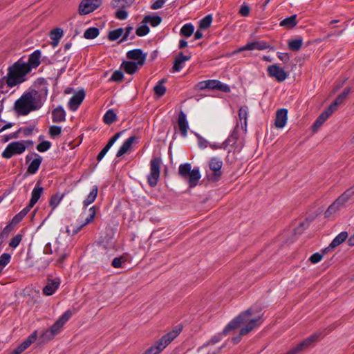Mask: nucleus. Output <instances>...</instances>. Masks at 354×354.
<instances>
[{
    "label": "nucleus",
    "mask_w": 354,
    "mask_h": 354,
    "mask_svg": "<svg viewBox=\"0 0 354 354\" xmlns=\"http://www.w3.org/2000/svg\"><path fill=\"white\" fill-rule=\"evenodd\" d=\"M48 95V88L46 84L42 85L41 91L32 90L24 93L15 102V110L18 113L26 115L30 112L39 109Z\"/></svg>",
    "instance_id": "f257e3e1"
},
{
    "label": "nucleus",
    "mask_w": 354,
    "mask_h": 354,
    "mask_svg": "<svg viewBox=\"0 0 354 354\" xmlns=\"http://www.w3.org/2000/svg\"><path fill=\"white\" fill-rule=\"evenodd\" d=\"M251 310H247L232 319L223 329V334L228 335L235 329L245 326L240 330V335H245L253 329L259 326L263 322L261 317H251Z\"/></svg>",
    "instance_id": "f03ea898"
},
{
    "label": "nucleus",
    "mask_w": 354,
    "mask_h": 354,
    "mask_svg": "<svg viewBox=\"0 0 354 354\" xmlns=\"http://www.w3.org/2000/svg\"><path fill=\"white\" fill-rule=\"evenodd\" d=\"M30 67L26 66V62L20 60L15 63L9 68L6 77V83L10 87L16 86L24 81V76L30 73Z\"/></svg>",
    "instance_id": "7ed1b4c3"
},
{
    "label": "nucleus",
    "mask_w": 354,
    "mask_h": 354,
    "mask_svg": "<svg viewBox=\"0 0 354 354\" xmlns=\"http://www.w3.org/2000/svg\"><path fill=\"white\" fill-rule=\"evenodd\" d=\"M181 330L180 326L175 327L147 349L144 354H159L180 333Z\"/></svg>",
    "instance_id": "20e7f679"
},
{
    "label": "nucleus",
    "mask_w": 354,
    "mask_h": 354,
    "mask_svg": "<svg viewBox=\"0 0 354 354\" xmlns=\"http://www.w3.org/2000/svg\"><path fill=\"white\" fill-rule=\"evenodd\" d=\"M72 316V312L70 310H66L48 329L44 331L40 338L42 342H48L53 339L59 334L63 326L70 319Z\"/></svg>",
    "instance_id": "39448f33"
},
{
    "label": "nucleus",
    "mask_w": 354,
    "mask_h": 354,
    "mask_svg": "<svg viewBox=\"0 0 354 354\" xmlns=\"http://www.w3.org/2000/svg\"><path fill=\"white\" fill-rule=\"evenodd\" d=\"M179 175L186 180L191 187L197 185L198 180L201 178L198 168L192 169L190 163L181 164L178 169Z\"/></svg>",
    "instance_id": "423d86ee"
},
{
    "label": "nucleus",
    "mask_w": 354,
    "mask_h": 354,
    "mask_svg": "<svg viewBox=\"0 0 354 354\" xmlns=\"http://www.w3.org/2000/svg\"><path fill=\"white\" fill-rule=\"evenodd\" d=\"M208 165L211 172L207 171V178L212 181H218L222 175L223 161L218 157H212L210 158Z\"/></svg>",
    "instance_id": "0eeeda50"
},
{
    "label": "nucleus",
    "mask_w": 354,
    "mask_h": 354,
    "mask_svg": "<svg viewBox=\"0 0 354 354\" xmlns=\"http://www.w3.org/2000/svg\"><path fill=\"white\" fill-rule=\"evenodd\" d=\"M161 159L154 157L150 162V173L148 175L147 180L149 185L152 187H155L160 177Z\"/></svg>",
    "instance_id": "6e6552de"
},
{
    "label": "nucleus",
    "mask_w": 354,
    "mask_h": 354,
    "mask_svg": "<svg viewBox=\"0 0 354 354\" xmlns=\"http://www.w3.org/2000/svg\"><path fill=\"white\" fill-rule=\"evenodd\" d=\"M24 141L12 142L8 145L2 153V156L9 159L15 155L21 154L26 150Z\"/></svg>",
    "instance_id": "1a4fd4ad"
},
{
    "label": "nucleus",
    "mask_w": 354,
    "mask_h": 354,
    "mask_svg": "<svg viewBox=\"0 0 354 354\" xmlns=\"http://www.w3.org/2000/svg\"><path fill=\"white\" fill-rule=\"evenodd\" d=\"M101 0H82L79 6V13L85 15L93 12L101 5Z\"/></svg>",
    "instance_id": "9d476101"
},
{
    "label": "nucleus",
    "mask_w": 354,
    "mask_h": 354,
    "mask_svg": "<svg viewBox=\"0 0 354 354\" xmlns=\"http://www.w3.org/2000/svg\"><path fill=\"white\" fill-rule=\"evenodd\" d=\"M269 47V46L267 44V43L264 41H256L251 43H248L246 45L238 48L237 50H234L232 54H236L239 53H241L244 50H262L267 49Z\"/></svg>",
    "instance_id": "9b49d317"
},
{
    "label": "nucleus",
    "mask_w": 354,
    "mask_h": 354,
    "mask_svg": "<svg viewBox=\"0 0 354 354\" xmlns=\"http://www.w3.org/2000/svg\"><path fill=\"white\" fill-rule=\"evenodd\" d=\"M37 337V332L35 330L26 339H25L20 345H19L13 351L9 354H21L23 351L27 349Z\"/></svg>",
    "instance_id": "f8f14e48"
},
{
    "label": "nucleus",
    "mask_w": 354,
    "mask_h": 354,
    "mask_svg": "<svg viewBox=\"0 0 354 354\" xmlns=\"http://www.w3.org/2000/svg\"><path fill=\"white\" fill-rule=\"evenodd\" d=\"M268 73L270 77H274L278 82H283L287 77L285 71L277 65L269 66Z\"/></svg>",
    "instance_id": "ddd939ff"
},
{
    "label": "nucleus",
    "mask_w": 354,
    "mask_h": 354,
    "mask_svg": "<svg viewBox=\"0 0 354 354\" xmlns=\"http://www.w3.org/2000/svg\"><path fill=\"white\" fill-rule=\"evenodd\" d=\"M95 207H91L89 209H88V216L85 219V222L82 224H81L79 227H73L72 225L71 227H73V230L72 232L71 231V229L70 227H67L66 228V232L68 234H71V235H75L78 232L80 231V230L84 227L86 225L91 223L94 218H95Z\"/></svg>",
    "instance_id": "4468645a"
},
{
    "label": "nucleus",
    "mask_w": 354,
    "mask_h": 354,
    "mask_svg": "<svg viewBox=\"0 0 354 354\" xmlns=\"http://www.w3.org/2000/svg\"><path fill=\"white\" fill-rule=\"evenodd\" d=\"M85 97V93L83 90L75 93L70 99L68 106L70 110L75 111L80 106Z\"/></svg>",
    "instance_id": "2eb2a0df"
},
{
    "label": "nucleus",
    "mask_w": 354,
    "mask_h": 354,
    "mask_svg": "<svg viewBox=\"0 0 354 354\" xmlns=\"http://www.w3.org/2000/svg\"><path fill=\"white\" fill-rule=\"evenodd\" d=\"M127 57L129 59L135 60L136 63L140 64V66L144 65L146 60V55L140 49H134L127 52Z\"/></svg>",
    "instance_id": "dca6fc26"
},
{
    "label": "nucleus",
    "mask_w": 354,
    "mask_h": 354,
    "mask_svg": "<svg viewBox=\"0 0 354 354\" xmlns=\"http://www.w3.org/2000/svg\"><path fill=\"white\" fill-rule=\"evenodd\" d=\"M53 252L57 255V261L62 263L67 257L66 247L58 240H56L53 245Z\"/></svg>",
    "instance_id": "f3484780"
},
{
    "label": "nucleus",
    "mask_w": 354,
    "mask_h": 354,
    "mask_svg": "<svg viewBox=\"0 0 354 354\" xmlns=\"http://www.w3.org/2000/svg\"><path fill=\"white\" fill-rule=\"evenodd\" d=\"M288 120V111L286 109H281L276 113L274 125L277 128L281 129L285 127Z\"/></svg>",
    "instance_id": "a211bd4d"
},
{
    "label": "nucleus",
    "mask_w": 354,
    "mask_h": 354,
    "mask_svg": "<svg viewBox=\"0 0 354 354\" xmlns=\"http://www.w3.org/2000/svg\"><path fill=\"white\" fill-rule=\"evenodd\" d=\"M59 284V279H48L46 285L43 288V293L47 296L52 295L58 288Z\"/></svg>",
    "instance_id": "6ab92c4d"
},
{
    "label": "nucleus",
    "mask_w": 354,
    "mask_h": 354,
    "mask_svg": "<svg viewBox=\"0 0 354 354\" xmlns=\"http://www.w3.org/2000/svg\"><path fill=\"white\" fill-rule=\"evenodd\" d=\"M333 112L328 108L317 118L315 120L312 129L313 132H316L324 122L332 115Z\"/></svg>",
    "instance_id": "aec40b11"
},
{
    "label": "nucleus",
    "mask_w": 354,
    "mask_h": 354,
    "mask_svg": "<svg viewBox=\"0 0 354 354\" xmlns=\"http://www.w3.org/2000/svg\"><path fill=\"white\" fill-rule=\"evenodd\" d=\"M178 126L182 136L186 137L189 129V124L186 119V115L183 111H180L178 115Z\"/></svg>",
    "instance_id": "412c9836"
},
{
    "label": "nucleus",
    "mask_w": 354,
    "mask_h": 354,
    "mask_svg": "<svg viewBox=\"0 0 354 354\" xmlns=\"http://www.w3.org/2000/svg\"><path fill=\"white\" fill-rule=\"evenodd\" d=\"M41 51L39 50H35L30 55L28 61L26 63V66L30 67V71L32 68H36L40 64Z\"/></svg>",
    "instance_id": "4be33fe9"
},
{
    "label": "nucleus",
    "mask_w": 354,
    "mask_h": 354,
    "mask_svg": "<svg viewBox=\"0 0 354 354\" xmlns=\"http://www.w3.org/2000/svg\"><path fill=\"white\" fill-rule=\"evenodd\" d=\"M190 59V56L184 55L183 53H179L174 60L172 68L173 72L180 71L183 68L184 63Z\"/></svg>",
    "instance_id": "5701e85b"
},
{
    "label": "nucleus",
    "mask_w": 354,
    "mask_h": 354,
    "mask_svg": "<svg viewBox=\"0 0 354 354\" xmlns=\"http://www.w3.org/2000/svg\"><path fill=\"white\" fill-rule=\"evenodd\" d=\"M350 92H351V88L347 87V88H344L343 92L337 96V97L335 99L334 102L332 104H330L328 108L333 112H334L337 109V106L339 104H341L344 101V100L348 97Z\"/></svg>",
    "instance_id": "b1692460"
},
{
    "label": "nucleus",
    "mask_w": 354,
    "mask_h": 354,
    "mask_svg": "<svg viewBox=\"0 0 354 354\" xmlns=\"http://www.w3.org/2000/svg\"><path fill=\"white\" fill-rule=\"evenodd\" d=\"M209 88L210 89H216L225 93H228L230 91V88L228 85L223 84L218 80H208Z\"/></svg>",
    "instance_id": "393cba45"
},
{
    "label": "nucleus",
    "mask_w": 354,
    "mask_h": 354,
    "mask_svg": "<svg viewBox=\"0 0 354 354\" xmlns=\"http://www.w3.org/2000/svg\"><path fill=\"white\" fill-rule=\"evenodd\" d=\"M345 204L344 202L338 197L327 209L325 212V216L326 217H329L335 214L340 207H343Z\"/></svg>",
    "instance_id": "a878e982"
},
{
    "label": "nucleus",
    "mask_w": 354,
    "mask_h": 354,
    "mask_svg": "<svg viewBox=\"0 0 354 354\" xmlns=\"http://www.w3.org/2000/svg\"><path fill=\"white\" fill-rule=\"evenodd\" d=\"M345 204L344 202L338 197L327 209L325 212V216L326 217H329L335 214L340 207H343Z\"/></svg>",
    "instance_id": "bb28decb"
},
{
    "label": "nucleus",
    "mask_w": 354,
    "mask_h": 354,
    "mask_svg": "<svg viewBox=\"0 0 354 354\" xmlns=\"http://www.w3.org/2000/svg\"><path fill=\"white\" fill-rule=\"evenodd\" d=\"M135 139V136H131L128 139H127L118 151L116 156L120 157L125 154L126 153H127L129 150L131 148L133 142H134Z\"/></svg>",
    "instance_id": "cd10ccee"
},
{
    "label": "nucleus",
    "mask_w": 354,
    "mask_h": 354,
    "mask_svg": "<svg viewBox=\"0 0 354 354\" xmlns=\"http://www.w3.org/2000/svg\"><path fill=\"white\" fill-rule=\"evenodd\" d=\"M53 122H61L66 119V113L62 106L57 107L52 112Z\"/></svg>",
    "instance_id": "c85d7f7f"
},
{
    "label": "nucleus",
    "mask_w": 354,
    "mask_h": 354,
    "mask_svg": "<svg viewBox=\"0 0 354 354\" xmlns=\"http://www.w3.org/2000/svg\"><path fill=\"white\" fill-rule=\"evenodd\" d=\"M43 187L37 183L35 188L32 191L31 198L30 201V206H34L41 197L43 192Z\"/></svg>",
    "instance_id": "c756f323"
},
{
    "label": "nucleus",
    "mask_w": 354,
    "mask_h": 354,
    "mask_svg": "<svg viewBox=\"0 0 354 354\" xmlns=\"http://www.w3.org/2000/svg\"><path fill=\"white\" fill-rule=\"evenodd\" d=\"M124 70L129 74L135 73L140 66V64L136 62H124L122 64Z\"/></svg>",
    "instance_id": "7c9ffc66"
},
{
    "label": "nucleus",
    "mask_w": 354,
    "mask_h": 354,
    "mask_svg": "<svg viewBox=\"0 0 354 354\" xmlns=\"http://www.w3.org/2000/svg\"><path fill=\"white\" fill-rule=\"evenodd\" d=\"M347 237L348 233L346 232H342L332 241L329 247L331 248H335L345 241Z\"/></svg>",
    "instance_id": "2f4dec72"
},
{
    "label": "nucleus",
    "mask_w": 354,
    "mask_h": 354,
    "mask_svg": "<svg viewBox=\"0 0 354 354\" xmlns=\"http://www.w3.org/2000/svg\"><path fill=\"white\" fill-rule=\"evenodd\" d=\"M318 338V335L314 334L308 338H306L305 340L301 342L300 344L297 345V349H300L301 351L304 349L308 347L310 344H312L313 342H316Z\"/></svg>",
    "instance_id": "473e14b6"
},
{
    "label": "nucleus",
    "mask_w": 354,
    "mask_h": 354,
    "mask_svg": "<svg viewBox=\"0 0 354 354\" xmlns=\"http://www.w3.org/2000/svg\"><path fill=\"white\" fill-rule=\"evenodd\" d=\"M97 193L98 187L97 185H94L86 198L84 201V205L86 207L93 203L97 197Z\"/></svg>",
    "instance_id": "72a5a7b5"
},
{
    "label": "nucleus",
    "mask_w": 354,
    "mask_h": 354,
    "mask_svg": "<svg viewBox=\"0 0 354 354\" xmlns=\"http://www.w3.org/2000/svg\"><path fill=\"white\" fill-rule=\"evenodd\" d=\"M227 335L223 334V331L221 333L215 335L213 336L209 341L206 342L203 346L198 348V351L199 352L202 348L208 346L209 345H214L217 342H220L223 336H226Z\"/></svg>",
    "instance_id": "f704fd0d"
},
{
    "label": "nucleus",
    "mask_w": 354,
    "mask_h": 354,
    "mask_svg": "<svg viewBox=\"0 0 354 354\" xmlns=\"http://www.w3.org/2000/svg\"><path fill=\"white\" fill-rule=\"evenodd\" d=\"M162 21V18L158 15H147L144 17L142 23H149L152 26L156 27L158 26Z\"/></svg>",
    "instance_id": "c9c22d12"
},
{
    "label": "nucleus",
    "mask_w": 354,
    "mask_h": 354,
    "mask_svg": "<svg viewBox=\"0 0 354 354\" xmlns=\"http://www.w3.org/2000/svg\"><path fill=\"white\" fill-rule=\"evenodd\" d=\"M42 161V158L41 157H38L35 158L29 165L27 172L30 174H34L38 170L41 162Z\"/></svg>",
    "instance_id": "e433bc0d"
},
{
    "label": "nucleus",
    "mask_w": 354,
    "mask_h": 354,
    "mask_svg": "<svg viewBox=\"0 0 354 354\" xmlns=\"http://www.w3.org/2000/svg\"><path fill=\"white\" fill-rule=\"evenodd\" d=\"M296 18V15L287 17L280 22V26L286 27L288 28H292L297 24Z\"/></svg>",
    "instance_id": "4c0bfd02"
},
{
    "label": "nucleus",
    "mask_w": 354,
    "mask_h": 354,
    "mask_svg": "<svg viewBox=\"0 0 354 354\" xmlns=\"http://www.w3.org/2000/svg\"><path fill=\"white\" fill-rule=\"evenodd\" d=\"M248 114V107L247 106H241L239 111V118L241 125L246 127Z\"/></svg>",
    "instance_id": "58836bf2"
},
{
    "label": "nucleus",
    "mask_w": 354,
    "mask_h": 354,
    "mask_svg": "<svg viewBox=\"0 0 354 354\" xmlns=\"http://www.w3.org/2000/svg\"><path fill=\"white\" fill-rule=\"evenodd\" d=\"M63 36V30L61 28H55L50 32V37L53 40V45L56 46L59 40Z\"/></svg>",
    "instance_id": "ea45409f"
},
{
    "label": "nucleus",
    "mask_w": 354,
    "mask_h": 354,
    "mask_svg": "<svg viewBox=\"0 0 354 354\" xmlns=\"http://www.w3.org/2000/svg\"><path fill=\"white\" fill-rule=\"evenodd\" d=\"M135 0H112L111 6L113 8H126L131 6Z\"/></svg>",
    "instance_id": "a19ab883"
},
{
    "label": "nucleus",
    "mask_w": 354,
    "mask_h": 354,
    "mask_svg": "<svg viewBox=\"0 0 354 354\" xmlns=\"http://www.w3.org/2000/svg\"><path fill=\"white\" fill-rule=\"evenodd\" d=\"M63 198L64 195L59 194H56L51 196L49 201V205L52 208V211H53L59 205Z\"/></svg>",
    "instance_id": "79ce46f5"
},
{
    "label": "nucleus",
    "mask_w": 354,
    "mask_h": 354,
    "mask_svg": "<svg viewBox=\"0 0 354 354\" xmlns=\"http://www.w3.org/2000/svg\"><path fill=\"white\" fill-rule=\"evenodd\" d=\"M99 29L95 27H91L86 30L84 33V37L87 39H92L99 35Z\"/></svg>",
    "instance_id": "37998d69"
},
{
    "label": "nucleus",
    "mask_w": 354,
    "mask_h": 354,
    "mask_svg": "<svg viewBox=\"0 0 354 354\" xmlns=\"http://www.w3.org/2000/svg\"><path fill=\"white\" fill-rule=\"evenodd\" d=\"M303 40L301 38L290 40L288 44V48L293 51L299 50L301 48Z\"/></svg>",
    "instance_id": "c03bdc74"
},
{
    "label": "nucleus",
    "mask_w": 354,
    "mask_h": 354,
    "mask_svg": "<svg viewBox=\"0 0 354 354\" xmlns=\"http://www.w3.org/2000/svg\"><path fill=\"white\" fill-rule=\"evenodd\" d=\"M194 30V27L192 24H185L180 29V35L189 37H190Z\"/></svg>",
    "instance_id": "a18cd8bd"
},
{
    "label": "nucleus",
    "mask_w": 354,
    "mask_h": 354,
    "mask_svg": "<svg viewBox=\"0 0 354 354\" xmlns=\"http://www.w3.org/2000/svg\"><path fill=\"white\" fill-rule=\"evenodd\" d=\"M354 196V185L346 190L339 197L345 204Z\"/></svg>",
    "instance_id": "49530a36"
},
{
    "label": "nucleus",
    "mask_w": 354,
    "mask_h": 354,
    "mask_svg": "<svg viewBox=\"0 0 354 354\" xmlns=\"http://www.w3.org/2000/svg\"><path fill=\"white\" fill-rule=\"evenodd\" d=\"M116 119V114L112 109L108 110L104 115V122L110 124H112Z\"/></svg>",
    "instance_id": "de8ad7c7"
},
{
    "label": "nucleus",
    "mask_w": 354,
    "mask_h": 354,
    "mask_svg": "<svg viewBox=\"0 0 354 354\" xmlns=\"http://www.w3.org/2000/svg\"><path fill=\"white\" fill-rule=\"evenodd\" d=\"M212 22V17L211 15L205 16L200 21L199 27L201 29L208 28Z\"/></svg>",
    "instance_id": "09e8293b"
},
{
    "label": "nucleus",
    "mask_w": 354,
    "mask_h": 354,
    "mask_svg": "<svg viewBox=\"0 0 354 354\" xmlns=\"http://www.w3.org/2000/svg\"><path fill=\"white\" fill-rule=\"evenodd\" d=\"M124 33V30L122 28H118L116 30H112L109 34V39L111 41H115L120 37Z\"/></svg>",
    "instance_id": "8fccbe9b"
},
{
    "label": "nucleus",
    "mask_w": 354,
    "mask_h": 354,
    "mask_svg": "<svg viewBox=\"0 0 354 354\" xmlns=\"http://www.w3.org/2000/svg\"><path fill=\"white\" fill-rule=\"evenodd\" d=\"M147 24L142 23L139 27L136 29V34L140 37L145 36L147 35L149 32V28L147 25Z\"/></svg>",
    "instance_id": "3c124183"
},
{
    "label": "nucleus",
    "mask_w": 354,
    "mask_h": 354,
    "mask_svg": "<svg viewBox=\"0 0 354 354\" xmlns=\"http://www.w3.org/2000/svg\"><path fill=\"white\" fill-rule=\"evenodd\" d=\"M51 143L49 141H43L37 146V149L39 152L46 151L50 149Z\"/></svg>",
    "instance_id": "603ef678"
},
{
    "label": "nucleus",
    "mask_w": 354,
    "mask_h": 354,
    "mask_svg": "<svg viewBox=\"0 0 354 354\" xmlns=\"http://www.w3.org/2000/svg\"><path fill=\"white\" fill-rule=\"evenodd\" d=\"M154 92L155 94L158 97H162L166 92V88L164 85H162L161 84H158L154 87Z\"/></svg>",
    "instance_id": "864d4df0"
},
{
    "label": "nucleus",
    "mask_w": 354,
    "mask_h": 354,
    "mask_svg": "<svg viewBox=\"0 0 354 354\" xmlns=\"http://www.w3.org/2000/svg\"><path fill=\"white\" fill-rule=\"evenodd\" d=\"M62 129L59 126H51L49 129V134L51 137L55 138L60 135Z\"/></svg>",
    "instance_id": "5fc2aeb1"
},
{
    "label": "nucleus",
    "mask_w": 354,
    "mask_h": 354,
    "mask_svg": "<svg viewBox=\"0 0 354 354\" xmlns=\"http://www.w3.org/2000/svg\"><path fill=\"white\" fill-rule=\"evenodd\" d=\"M22 239V235L21 234H17L16 236H15L10 241V243H9V245L11 247V248H17L21 241Z\"/></svg>",
    "instance_id": "6e6d98bb"
},
{
    "label": "nucleus",
    "mask_w": 354,
    "mask_h": 354,
    "mask_svg": "<svg viewBox=\"0 0 354 354\" xmlns=\"http://www.w3.org/2000/svg\"><path fill=\"white\" fill-rule=\"evenodd\" d=\"M133 27L127 26L125 28V32L124 33L123 37L121 39V41L128 39L129 38L133 39L134 38V35L132 34Z\"/></svg>",
    "instance_id": "4d7b16f0"
},
{
    "label": "nucleus",
    "mask_w": 354,
    "mask_h": 354,
    "mask_svg": "<svg viewBox=\"0 0 354 354\" xmlns=\"http://www.w3.org/2000/svg\"><path fill=\"white\" fill-rule=\"evenodd\" d=\"M10 255L8 253H3L0 257V266H6L10 261Z\"/></svg>",
    "instance_id": "13d9d810"
},
{
    "label": "nucleus",
    "mask_w": 354,
    "mask_h": 354,
    "mask_svg": "<svg viewBox=\"0 0 354 354\" xmlns=\"http://www.w3.org/2000/svg\"><path fill=\"white\" fill-rule=\"evenodd\" d=\"M123 262H125L124 257H116L112 261L111 265L115 268H119L122 267V263Z\"/></svg>",
    "instance_id": "bf43d9fd"
},
{
    "label": "nucleus",
    "mask_w": 354,
    "mask_h": 354,
    "mask_svg": "<svg viewBox=\"0 0 354 354\" xmlns=\"http://www.w3.org/2000/svg\"><path fill=\"white\" fill-rule=\"evenodd\" d=\"M123 77H124V75H123L122 72H121L120 71H115L113 73L111 79L115 82H120L123 79Z\"/></svg>",
    "instance_id": "052dcab7"
},
{
    "label": "nucleus",
    "mask_w": 354,
    "mask_h": 354,
    "mask_svg": "<svg viewBox=\"0 0 354 354\" xmlns=\"http://www.w3.org/2000/svg\"><path fill=\"white\" fill-rule=\"evenodd\" d=\"M115 16L118 19L124 20V19H127V17L128 16V13L124 10H119L116 12Z\"/></svg>",
    "instance_id": "680f3d73"
},
{
    "label": "nucleus",
    "mask_w": 354,
    "mask_h": 354,
    "mask_svg": "<svg viewBox=\"0 0 354 354\" xmlns=\"http://www.w3.org/2000/svg\"><path fill=\"white\" fill-rule=\"evenodd\" d=\"M165 0H156L151 6L153 10H158L163 7Z\"/></svg>",
    "instance_id": "e2e57ef3"
},
{
    "label": "nucleus",
    "mask_w": 354,
    "mask_h": 354,
    "mask_svg": "<svg viewBox=\"0 0 354 354\" xmlns=\"http://www.w3.org/2000/svg\"><path fill=\"white\" fill-rule=\"evenodd\" d=\"M121 134L122 132H118L115 133L112 138L109 139L108 143L106 145L111 148L113 146V145L116 142V140L120 138Z\"/></svg>",
    "instance_id": "0e129e2a"
},
{
    "label": "nucleus",
    "mask_w": 354,
    "mask_h": 354,
    "mask_svg": "<svg viewBox=\"0 0 354 354\" xmlns=\"http://www.w3.org/2000/svg\"><path fill=\"white\" fill-rule=\"evenodd\" d=\"M322 255L319 253H315L310 257V261L313 263H317L322 259Z\"/></svg>",
    "instance_id": "69168bd1"
},
{
    "label": "nucleus",
    "mask_w": 354,
    "mask_h": 354,
    "mask_svg": "<svg viewBox=\"0 0 354 354\" xmlns=\"http://www.w3.org/2000/svg\"><path fill=\"white\" fill-rule=\"evenodd\" d=\"M110 149V147H109L107 145H106L102 151L99 153L97 159L98 161H100L104 156L106 155V153L108 152V151Z\"/></svg>",
    "instance_id": "338daca9"
},
{
    "label": "nucleus",
    "mask_w": 354,
    "mask_h": 354,
    "mask_svg": "<svg viewBox=\"0 0 354 354\" xmlns=\"http://www.w3.org/2000/svg\"><path fill=\"white\" fill-rule=\"evenodd\" d=\"M209 145L208 142L201 136H198V146L201 149H205Z\"/></svg>",
    "instance_id": "774afa93"
}]
</instances>
